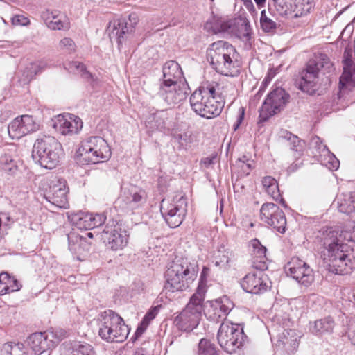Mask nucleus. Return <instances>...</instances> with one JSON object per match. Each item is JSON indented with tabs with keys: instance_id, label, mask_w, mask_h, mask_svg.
Segmentation results:
<instances>
[{
	"instance_id": "49530a36",
	"label": "nucleus",
	"mask_w": 355,
	"mask_h": 355,
	"mask_svg": "<svg viewBox=\"0 0 355 355\" xmlns=\"http://www.w3.org/2000/svg\"><path fill=\"white\" fill-rule=\"evenodd\" d=\"M47 67V62L44 60H40L31 63L26 68V73L28 79L33 78L37 74L41 73Z\"/></svg>"
},
{
	"instance_id": "13d9d810",
	"label": "nucleus",
	"mask_w": 355,
	"mask_h": 355,
	"mask_svg": "<svg viewBox=\"0 0 355 355\" xmlns=\"http://www.w3.org/2000/svg\"><path fill=\"white\" fill-rule=\"evenodd\" d=\"M12 24L14 26H26L29 23L28 18L23 15H16L11 18Z\"/></svg>"
},
{
	"instance_id": "864d4df0",
	"label": "nucleus",
	"mask_w": 355,
	"mask_h": 355,
	"mask_svg": "<svg viewBox=\"0 0 355 355\" xmlns=\"http://www.w3.org/2000/svg\"><path fill=\"white\" fill-rule=\"evenodd\" d=\"M46 334H53V337H51L49 340H51L53 344V347L62 340L66 335V332L64 330H55L51 331H46Z\"/></svg>"
},
{
	"instance_id": "f3484780",
	"label": "nucleus",
	"mask_w": 355,
	"mask_h": 355,
	"mask_svg": "<svg viewBox=\"0 0 355 355\" xmlns=\"http://www.w3.org/2000/svg\"><path fill=\"white\" fill-rule=\"evenodd\" d=\"M137 23V15L136 13H131L128 19L120 18L110 21L107 27V32L111 40L115 38L118 44H121L126 35L134 32Z\"/></svg>"
},
{
	"instance_id": "423d86ee",
	"label": "nucleus",
	"mask_w": 355,
	"mask_h": 355,
	"mask_svg": "<svg viewBox=\"0 0 355 355\" xmlns=\"http://www.w3.org/2000/svg\"><path fill=\"white\" fill-rule=\"evenodd\" d=\"M63 155L61 144L52 136H44L37 139L32 150L34 162L46 169L55 168Z\"/></svg>"
},
{
	"instance_id": "0e129e2a",
	"label": "nucleus",
	"mask_w": 355,
	"mask_h": 355,
	"mask_svg": "<svg viewBox=\"0 0 355 355\" xmlns=\"http://www.w3.org/2000/svg\"><path fill=\"white\" fill-rule=\"evenodd\" d=\"M10 213L12 215L14 214V215L18 216L17 217L18 219H17V220H16V222L21 223V222L24 221V219L25 217V212L23 209L15 208L13 210H12L10 211Z\"/></svg>"
},
{
	"instance_id": "c85d7f7f",
	"label": "nucleus",
	"mask_w": 355,
	"mask_h": 355,
	"mask_svg": "<svg viewBox=\"0 0 355 355\" xmlns=\"http://www.w3.org/2000/svg\"><path fill=\"white\" fill-rule=\"evenodd\" d=\"M147 200V193L143 189L132 191L129 196L119 198L116 203L127 211H133L143 206Z\"/></svg>"
},
{
	"instance_id": "ea45409f",
	"label": "nucleus",
	"mask_w": 355,
	"mask_h": 355,
	"mask_svg": "<svg viewBox=\"0 0 355 355\" xmlns=\"http://www.w3.org/2000/svg\"><path fill=\"white\" fill-rule=\"evenodd\" d=\"M65 69L70 73H80L85 78L91 80V84H92L93 87L97 84V79H95L94 76L87 71L85 66L80 62H71L67 64V67H65Z\"/></svg>"
},
{
	"instance_id": "a19ab883",
	"label": "nucleus",
	"mask_w": 355,
	"mask_h": 355,
	"mask_svg": "<svg viewBox=\"0 0 355 355\" xmlns=\"http://www.w3.org/2000/svg\"><path fill=\"white\" fill-rule=\"evenodd\" d=\"M209 268L207 266H203L200 272L198 285L195 293L192 296L205 300V294L207 293V277L209 274Z\"/></svg>"
},
{
	"instance_id": "8fccbe9b",
	"label": "nucleus",
	"mask_w": 355,
	"mask_h": 355,
	"mask_svg": "<svg viewBox=\"0 0 355 355\" xmlns=\"http://www.w3.org/2000/svg\"><path fill=\"white\" fill-rule=\"evenodd\" d=\"M59 48L61 50L71 53L76 51V45L71 38L64 37L59 42Z\"/></svg>"
},
{
	"instance_id": "20e7f679",
	"label": "nucleus",
	"mask_w": 355,
	"mask_h": 355,
	"mask_svg": "<svg viewBox=\"0 0 355 355\" xmlns=\"http://www.w3.org/2000/svg\"><path fill=\"white\" fill-rule=\"evenodd\" d=\"M207 57L211 67L221 75L234 76L239 71V53L226 41L218 40L211 44L207 50Z\"/></svg>"
},
{
	"instance_id": "f257e3e1",
	"label": "nucleus",
	"mask_w": 355,
	"mask_h": 355,
	"mask_svg": "<svg viewBox=\"0 0 355 355\" xmlns=\"http://www.w3.org/2000/svg\"><path fill=\"white\" fill-rule=\"evenodd\" d=\"M318 237L322 246L321 258L327 264L328 270L338 275L350 272L355 266L353 255L349 251L347 245L338 237V231L333 227H327L320 232Z\"/></svg>"
},
{
	"instance_id": "412c9836",
	"label": "nucleus",
	"mask_w": 355,
	"mask_h": 355,
	"mask_svg": "<svg viewBox=\"0 0 355 355\" xmlns=\"http://www.w3.org/2000/svg\"><path fill=\"white\" fill-rule=\"evenodd\" d=\"M213 31L217 33H230L241 41L248 43L251 40V28L248 21L240 19L239 21L230 23L220 21L219 24L212 26Z\"/></svg>"
},
{
	"instance_id": "b1692460",
	"label": "nucleus",
	"mask_w": 355,
	"mask_h": 355,
	"mask_svg": "<svg viewBox=\"0 0 355 355\" xmlns=\"http://www.w3.org/2000/svg\"><path fill=\"white\" fill-rule=\"evenodd\" d=\"M52 121L53 128L62 135L77 134L83 128L81 119L72 114H59Z\"/></svg>"
},
{
	"instance_id": "774afa93",
	"label": "nucleus",
	"mask_w": 355,
	"mask_h": 355,
	"mask_svg": "<svg viewBox=\"0 0 355 355\" xmlns=\"http://www.w3.org/2000/svg\"><path fill=\"white\" fill-rule=\"evenodd\" d=\"M271 79L272 78L270 76L269 74H268L265 78L263 80L261 85H260V87H259V92H265L266 87H268V85L270 84V81H271Z\"/></svg>"
},
{
	"instance_id": "a211bd4d",
	"label": "nucleus",
	"mask_w": 355,
	"mask_h": 355,
	"mask_svg": "<svg viewBox=\"0 0 355 355\" xmlns=\"http://www.w3.org/2000/svg\"><path fill=\"white\" fill-rule=\"evenodd\" d=\"M261 219L279 233H284L286 218L284 211L272 202L264 203L260 209Z\"/></svg>"
},
{
	"instance_id": "9b49d317",
	"label": "nucleus",
	"mask_w": 355,
	"mask_h": 355,
	"mask_svg": "<svg viewBox=\"0 0 355 355\" xmlns=\"http://www.w3.org/2000/svg\"><path fill=\"white\" fill-rule=\"evenodd\" d=\"M204 300L191 296L186 307L175 318L174 322L181 331H191L199 324Z\"/></svg>"
},
{
	"instance_id": "4c0bfd02",
	"label": "nucleus",
	"mask_w": 355,
	"mask_h": 355,
	"mask_svg": "<svg viewBox=\"0 0 355 355\" xmlns=\"http://www.w3.org/2000/svg\"><path fill=\"white\" fill-rule=\"evenodd\" d=\"M18 161L12 155L5 154L0 157V168L8 175H14L18 171Z\"/></svg>"
},
{
	"instance_id": "dca6fc26",
	"label": "nucleus",
	"mask_w": 355,
	"mask_h": 355,
	"mask_svg": "<svg viewBox=\"0 0 355 355\" xmlns=\"http://www.w3.org/2000/svg\"><path fill=\"white\" fill-rule=\"evenodd\" d=\"M189 90L186 80L182 83H160L157 95L168 105H177L186 99Z\"/></svg>"
},
{
	"instance_id": "cd10ccee",
	"label": "nucleus",
	"mask_w": 355,
	"mask_h": 355,
	"mask_svg": "<svg viewBox=\"0 0 355 355\" xmlns=\"http://www.w3.org/2000/svg\"><path fill=\"white\" fill-rule=\"evenodd\" d=\"M314 6L313 0H292L281 16L295 19L306 15Z\"/></svg>"
},
{
	"instance_id": "f03ea898",
	"label": "nucleus",
	"mask_w": 355,
	"mask_h": 355,
	"mask_svg": "<svg viewBox=\"0 0 355 355\" xmlns=\"http://www.w3.org/2000/svg\"><path fill=\"white\" fill-rule=\"evenodd\" d=\"M217 83H207L196 89L190 96L192 110L201 117L210 119L218 116L225 102L218 92Z\"/></svg>"
},
{
	"instance_id": "aec40b11",
	"label": "nucleus",
	"mask_w": 355,
	"mask_h": 355,
	"mask_svg": "<svg viewBox=\"0 0 355 355\" xmlns=\"http://www.w3.org/2000/svg\"><path fill=\"white\" fill-rule=\"evenodd\" d=\"M343 72L340 78L338 98L344 100L349 92L355 88V65L349 57V53L345 51L343 55Z\"/></svg>"
},
{
	"instance_id": "a18cd8bd",
	"label": "nucleus",
	"mask_w": 355,
	"mask_h": 355,
	"mask_svg": "<svg viewBox=\"0 0 355 355\" xmlns=\"http://www.w3.org/2000/svg\"><path fill=\"white\" fill-rule=\"evenodd\" d=\"M198 355H219L214 343L206 338L200 339L198 343Z\"/></svg>"
},
{
	"instance_id": "3c124183",
	"label": "nucleus",
	"mask_w": 355,
	"mask_h": 355,
	"mask_svg": "<svg viewBox=\"0 0 355 355\" xmlns=\"http://www.w3.org/2000/svg\"><path fill=\"white\" fill-rule=\"evenodd\" d=\"M91 214V229L98 227L103 225L107 220L105 214Z\"/></svg>"
},
{
	"instance_id": "09e8293b",
	"label": "nucleus",
	"mask_w": 355,
	"mask_h": 355,
	"mask_svg": "<svg viewBox=\"0 0 355 355\" xmlns=\"http://www.w3.org/2000/svg\"><path fill=\"white\" fill-rule=\"evenodd\" d=\"M20 124L19 117H17L8 125V132L11 138L19 139L24 137Z\"/></svg>"
},
{
	"instance_id": "69168bd1",
	"label": "nucleus",
	"mask_w": 355,
	"mask_h": 355,
	"mask_svg": "<svg viewBox=\"0 0 355 355\" xmlns=\"http://www.w3.org/2000/svg\"><path fill=\"white\" fill-rule=\"evenodd\" d=\"M245 115V110L243 107H240L239 111V115L236 123L234 125V129L236 130L241 124Z\"/></svg>"
},
{
	"instance_id": "7ed1b4c3",
	"label": "nucleus",
	"mask_w": 355,
	"mask_h": 355,
	"mask_svg": "<svg viewBox=\"0 0 355 355\" xmlns=\"http://www.w3.org/2000/svg\"><path fill=\"white\" fill-rule=\"evenodd\" d=\"M197 262L187 257H176L168 263L164 272V289L171 292L184 291L196 279Z\"/></svg>"
},
{
	"instance_id": "f8f14e48",
	"label": "nucleus",
	"mask_w": 355,
	"mask_h": 355,
	"mask_svg": "<svg viewBox=\"0 0 355 355\" xmlns=\"http://www.w3.org/2000/svg\"><path fill=\"white\" fill-rule=\"evenodd\" d=\"M101 237L106 247L113 251L123 250L128 244L129 234L121 228L119 221L110 219L103 228Z\"/></svg>"
},
{
	"instance_id": "de8ad7c7",
	"label": "nucleus",
	"mask_w": 355,
	"mask_h": 355,
	"mask_svg": "<svg viewBox=\"0 0 355 355\" xmlns=\"http://www.w3.org/2000/svg\"><path fill=\"white\" fill-rule=\"evenodd\" d=\"M260 25L263 32H274L277 28V24L267 16L265 10H262L260 17Z\"/></svg>"
},
{
	"instance_id": "2eb2a0df",
	"label": "nucleus",
	"mask_w": 355,
	"mask_h": 355,
	"mask_svg": "<svg viewBox=\"0 0 355 355\" xmlns=\"http://www.w3.org/2000/svg\"><path fill=\"white\" fill-rule=\"evenodd\" d=\"M284 270L288 276L305 287L311 285L314 281L313 269L297 257L291 259L284 266Z\"/></svg>"
},
{
	"instance_id": "6ab92c4d",
	"label": "nucleus",
	"mask_w": 355,
	"mask_h": 355,
	"mask_svg": "<svg viewBox=\"0 0 355 355\" xmlns=\"http://www.w3.org/2000/svg\"><path fill=\"white\" fill-rule=\"evenodd\" d=\"M309 149L311 153L322 165L325 166L331 171H336L340 166L339 160L330 152L327 146L322 143V141L318 136L311 139Z\"/></svg>"
},
{
	"instance_id": "72a5a7b5",
	"label": "nucleus",
	"mask_w": 355,
	"mask_h": 355,
	"mask_svg": "<svg viewBox=\"0 0 355 355\" xmlns=\"http://www.w3.org/2000/svg\"><path fill=\"white\" fill-rule=\"evenodd\" d=\"M22 287L21 282L7 272L0 274V295L19 291Z\"/></svg>"
},
{
	"instance_id": "ddd939ff",
	"label": "nucleus",
	"mask_w": 355,
	"mask_h": 355,
	"mask_svg": "<svg viewBox=\"0 0 355 355\" xmlns=\"http://www.w3.org/2000/svg\"><path fill=\"white\" fill-rule=\"evenodd\" d=\"M290 96L282 88L273 89L263 101L259 109L260 121H266L270 116L280 112L288 102Z\"/></svg>"
},
{
	"instance_id": "c756f323",
	"label": "nucleus",
	"mask_w": 355,
	"mask_h": 355,
	"mask_svg": "<svg viewBox=\"0 0 355 355\" xmlns=\"http://www.w3.org/2000/svg\"><path fill=\"white\" fill-rule=\"evenodd\" d=\"M252 248L251 266L254 269L266 270L268 269L266 248L257 239L250 241Z\"/></svg>"
},
{
	"instance_id": "c03bdc74",
	"label": "nucleus",
	"mask_w": 355,
	"mask_h": 355,
	"mask_svg": "<svg viewBox=\"0 0 355 355\" xmlns=\"http://www.w3.org/2000/svg\"><path fill=\"white\" fill-rule=\"evenodd\" d=\"M69 249L74 253H80L83 245H87L86 238L83 236L71 234L68 235Z\"/></svg>"
},
{
	"instance_id": "2f4dec72",
	"label": "nucleus",
	"mask_w": 355,
	"mask_h": 355,
	"mask_svg": "<svg viewBox=\"0 0 355 355\" xmlns=\"http://www.w3.org/2000/svg\"><path fill=\"white\" fill-rule=\"evenodd\" d=\"M163 79L161 83H182L186 80L180 64L174 61L166 62L162 68Z\"/></svg>"
},
{
	"instance_id": "338daca9",
	"label": "nucleus",
	"mask_w": 355,
	"mask_h": 355,
	"mask_svg": "<svg viewBox=\"0 0 355 355\" xmlns=\"http://www.w3.org/2000/svg\"><path fill=\"white\" fill-rule=\"evenodd\" d=\"M216 158V155H211L210 157H205L201 160L200 164H203L205 167L208 168L214 164V159Z\"/></svg>"
},
{
	"instance_id": "e433bc0d",
	"label": "nucleus",
	"mask_w": 355,
	"mask_h": 355,
	"mask_svg": "<svg viewBox=\"0 0 355 355\" xmlns=\"http://www.w3.org/2000/svg\"><path fill=\"white\" fill-rule=\"evenodd\" d=\"M334 327V321L331 317L324 318L314 322L311 331L315 335L331 334Z\"/></svg>"
},
{
	"instance_id": "7c9ffc66",
	"label": "nucleus",
	"mask_w": 355,
	"mask_h": 355,
	"mask_svg": "<svg viewBox=\"0 0 355 355\" xmlns=\"http://www.w3.org/2000/svg\"><path fill=\"white\" fill-rule=\"evenodd\" d=\"M51 337L53 334H46L44 332H35L32 334L28 338V343L33 351L37 354H42L44 352L53 347Z\"/></svg>"
},
{
	"instance_id": "bf43d9fd",
	"label": "nucleus",
	"mask_w": 355,
	"mask_h": 355,
	"mask_svg": "<svg viewBox=\"0 0 355 355\" xmlns=\"http://www.w3.org/2000/svg\"><path fill=\"white\" fill-rule=\"evenodd\" d=\"M148 326V323H144V321L141 320L140 325L137 328L134 336L131 338L132 341L135 342L143 334Z\"/></svg>"
},
{
	"instance_id": "4be33fe9",
	"label": "nucleus",
	"mask_w": 355,
	"mask_h": 355,
	"mask_svg": "<svg viewBox=\"0 0 355 355\" xmlns=\"http://www.w3.org/2000/svg\"><path fill=\"white\" fill-rule=\"evenodd\" d=\"M234 307L233 302L227 296L211 301L205 306L204 313L207 320L219 322L224 320Z\"/></svg>"
},
{
	"instance_id": "473e14b6",
	"label": "nucleus",
	"mask_w": 355,
	"mask_h": 355,
	"mask_svg": "<svg viewBox=\"0 0 355 355\" xmlns=\"http://www.w3.org/2000/svg\"><path fill=\"white\" fill-rule=\"evenodd\" d=\"M60 355H95L92 347L78 341H66L60 349Z\"/></svg>"
},
{
	"instance_id": "603ef678",
	"label": "nucleus",
	"mask_w": 355,
	"mask_h": 355,
	"mask_svg": "<svg viewBox=\"0 0 355 355\" xmlns=\"http://www.w3.org/2000/svg\"><path fill=\"white\" fill-rule=\"evenodd\" d=\"M277 12L281 16L284 11L286 10V7L291 3L292 0H271Z\"/></svg>"
},
{
	"instance_id": "9d476101",
	"label": "nucleus",
	"mask_w": 355,
	"mask_h": 355,
	"mask_svg": "<svg viewBox=\"0 0 355 355\" xmlns=\"http://www.w3.org/2000/svg\"><path fill=\"white\" fill-rule=\"evenodd\" d=\"M245 336L238 324L223 322L218 331L217 339L220 346L227 353L233 354L241 349Z\"/></svg>"
},
{
	"instance_id": "6e6d98bb",
	"label": "nucleus",
	"mask_w": 355,
	"mask_h": 355,
	"mask_svg": "<svg viewBox=\"0 0 355 355\" xmlns=\"http://www.w3.org/2000/svg\"><path fill=\"white\" fill-rule=\"evenodd\" d=\"M239 166L241 167L245 175H248L252 169V163L243 156L238 159Z\"/></svg>"
},
{
	"instance_id": "a878e982",
	"label": "nucleus",
	"mask_w": 355,
	"mask_h": 355,
	"mask_svg": "<svg viewBox=\"0 0 355 355\" xmlns=\"http://www.w3.org/2000/svg\"><path fill=\"white\" fill-rule=\"evenodd\" d=\"M300 336L295 330L284 329L277 336L275 343L277 351L286 352L288 354H293L299 345Z\"/></svg>"
},
{
	"instance_id": "79ce46f5",
	"label": "nucleus",
	"mask_w": 355,
	"mask_h": 355,
	"mask_svg": "<svg viewBox=\"0 0 355 355\" xmlns=\"http://www.w3.org/2000/svg\"><path fill=\"white\" fill-rule=\"evenodd\" d=\"M230 251L227 249H218L214 254L213 263L220 270H227L229 268Z\"/></svg>"
},
{
	"instance_id": "1a4fd4ad",
	"label": "nucleus",
	"mask_w": 355,
	"mask_h": 355,
	"mask_svg": "<svg viewBox=\"0 0 355 355\" xmlns=\"http://www.w3.org/2000/svg\"><path fill=\"white\" fill-rule=\"evenodd\" d=\"M160 212L170 227H179L187 212V198L182 196H175L172 198L163 199L161 202Z\"/></svg>"
},
{
	"instance_id": "6e6552de",
	"label": "nucleus",
	"mask_w": 355,
	"mask_h": 355,
	"mask_svg": "<svg viewBox=\"0 0 355 355\" xmlns=\"http://www.w3.org/2000/svg\"><path fill=\"white\" fill-rule=\"evenodd\" d=\"M332 67L329 58L326 54H320L315 58L308 61L306 68L301 73V79L300 80L299 88L302 92L312 94L316 85L318 78V74L322 69L330 71Z\"/></svg>"
},
{
	"instance_id": "4d7b16f0",
	"label": "nucleus",
	"mask_w": 355,
	"mask_h": 355,
	"mask_svg": "<svg viewBox=\"0 0 355 355\" xmlns=\"http://www.w3.org/2000/svg\"><path fill=\"white\" fill-rule=\"evenodd\" d=\"M159 310V306H153L151 307L149 311L146 313V314L144 315L142 320L144 321V323L149 324L150 322L153 320L155 316L157 315Z\"/></svg>"
},
{
	"instance_id": "c9c22d12",
	"label": "nucleus",
	"mask_w": 355,
	"mask_h": 355,
	"mask_svg": "<svg viewBox=\"0 0 355 355\" xmlns=\"http://www.w3.org/2000/svg\"><path fill=\"white\" fill-rule=\"evenodd\" d=\"M168 120L167 111L162 110L151 114L148 118L147 123L150 125V128L162 130L165 129Z\"/></svg>"
},
{
	"instance_id": "5701e85b",
	"label": "nucleus",
	"mask_w": 355,
	"mask_h": 355,
	"mask_svg": "<svg viewBox=\"0 0 355 355\" xmlns=\"http://www.w3.org/2000/svg\"><path fill=\"white\" fill-rule=\"evenodd\" d=\"M264 270H257L256 272L248 273L241 280V286L247 293L261 294L269 288L268 278L263 273Z\"/></svg>"
},
{
	"instance_id": "052dcab7",
	"label": "nucleus",
	"mask_w": 355,
	"mask_h": 355,
	"mask_svg": "<svg viewBox=\"0 0 355 355\" xmlns=\"http://www.w3.org/2000/svg\"><path fill=\"white\" fill-rule=\"evenodd\" d=\"M81 218V226L79 227L80 230L84 229H91V214L90 213H85Z\"/></svg>"
},
{
	"instance_id": "5fc2aeb1",
	"label": "nucleus",
	"mask_w": 355,
	"mask_h": 355,
	"mask_svg": "<svg viewBox=\"0 0 355 355\" xmlns=\"http://www.w3.org/2000/svg\"><path fill=\"white\" fill-rule=\"evenodd\" d=\"M84 212L79 211L77 213H71L68 216L69 220H70L71 223L79 229V227L81 226V218L83 216Z\"/></svg>"
},
{
	"instance_id": "393cba45",
	"label": "nucleus",
	"mask_w": 355,
	"mask_h": 355,
	"mask_svg": "<svg viewBox=\"0 0 355 355\" xmlns=\"http://www.w3.org/2000/svg\"><path fill=\"white\" fill-rule=\"evenodd\" d=\"M341 213L349 215V219L346 223L345 231L347 232H355V201L350 193L338 194L334 201Z\"/></svg>"
},
{
	"instance_id": "f704fd0d",
	"label": "nucleus",
	"mask_w": 355,
	"mask_h": 355,
	"mask_svg": "<svg viewBox=\"0 0 355 355\" xmlns=\"http://www.w3.org/2000/svg\"><path fill=\"white\" fill-rule=\"evenodd\" d=\"M280 137L288 143L287 144L293 152V156L296 159H298L302 155L306 146L304 140L299 139L297 136L286 130L281 132Z\"/></svg>"
},
{
	"instance_id": "680f3d73",
	"label": "nucleus",
	"mask_w": 355,
	"mask_h": 355,
	"mask_svg": "<svg viewBox=\"0 0 355 355\" xmlns=\"http://www.w3.org/2000/svg\"><path fill=\"white\" fill-rule=\"evenodd\" d=\"M347 334L349 340L355 345V317L349 322Z\"/></svg>"
},
{
	"instance_id": "bb28decb",
	"label": "nucleus",
	"mask_w": 355,
	"mask_h": 355,
	"mask_svg": "<svg viewBox=\"0 0 355 355\" xmlns=\"http://www.w3.org/2000/svg\"><path fill=\"white\" fill-rule=\"evenodd\" d=\"M41 18L51 30L67 31L70 28L67 17L58 10H44L41 13Z\"/></svg>"
},
{
	"instance_id": "37998d69",
	"label": "nucleus",
	"mask_w": 355,
	"mask_h": 355,
	"mask_svg": "<svg viewBox=\"0 0 355 355\" xmlns=\"http://www.w3.org/2000/svg\"><path fill=\"white\" fill-rule=\"evenodd\" d=\"M21 130L23 136L38 130L39 125L35 121L33 118L29 115H23L19 117Z\"/></svg>"
},
{
	"instance_id": "39448f33",
	"label": "nucleus",
	"mask_w": 355,
	"mask_h": 355,
	"mask_svg": "<svg viewBox=\"0 0 355 355\" xmlns=\"http://www.w3.org/2000/svg\"><path fill=\"white\" fill-rule=\"evenodd\" d=\"M96 324L99 337L107 343L123 342L130 331L124 320L111 309H107L98 315Z\"/></svg>"
},
{
	"instance_id": "0eeeda50",
	"label": "nucleus",
	"mask_w": 355,
	"mask_h": 355,
	"mask_svg": "<svg viewBox=\"0 0 355 355\" xmlns=\"http://www.w3.org/2000/svg\"><path fill=\"white\" fill-rule=\"evenodd\" d=\"M78 152L87 164L103 162L111 156L107 141L98 136H92L83 140Z\"/></svg>"
},
{
	"instance_id": "e2e57ef3",
	"label": "nucleus",
	"mask_w": 355,
	"mask_h": 355,
	"mask_svg": "<svg viewBox=\"0 0 355 355\" xmlns=\"http://www.w3.org/2000/svg\"><path fill=\"white\" fill-rule=\"evenodd\" d=\"M175 138L182 146H186L189 140V136L186 132L177 134L175 135Z\"/></svg>"
},
{
	"instance_id": "4468645a",
	"label": "nucleus",
	"mask_w": 355,
	"mask_h": 355,
	"mask_svg": "<svg viewBox=\"0 0 355 355\" xmlns=\"http://www.w3.org/2000/svg\"><path fill=\"white\" fill-rule=\"evenodd\" d=\"M69 189L64 180L52 181L46 187L43 186L40 195L53 205L67 209L69 207L67 193Z\"/></svg>"
},
{
	"instance_id": "58836bf2",
	"label": "nucleus",
	"mask_w": 355,
	"mask_h": 355,
	"mask_svg": "<svg viewBox=\"0 0 355 355\" xmlns=\"http://www.w3.org/2000/svg\"><path fill=\"white\" fill-rule=\"evenodd\" d=\"M261 182L266 192L277 201L280 197V191L277 180L271 176H266L263 178Z\"/></svg>"
}]
</instances>
